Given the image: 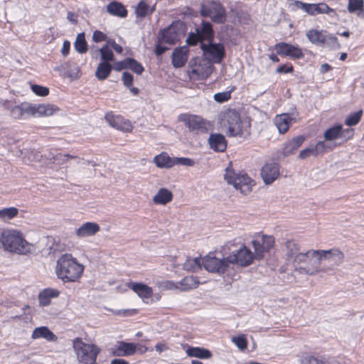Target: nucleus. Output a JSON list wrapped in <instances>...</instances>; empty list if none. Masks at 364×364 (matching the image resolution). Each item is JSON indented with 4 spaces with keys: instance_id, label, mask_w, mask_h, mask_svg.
Segmentation results:
<instances>
[{
    "instance_id": "f257e3e1",
    "label": "nucleus",
    "mask_w": 364,
    "mask_h": 364,
    "mask_svg": "<svg viewBox=\"0 0 364 364\" xmlns=\"http://www.w3.org/2000/svg\"><path fill=\"white\" fill-rule=\"evenodd\" d=\"M83 271L84 266L70 254L62 255L57 260L56 275L64 283L78 281Z\"/></svg>"
},
{
    "instance_id": "f03ea898",
    "label": "nucleus",
    "mask_w": 364,
    "mask_h": 364,
    "mask_svg": "<svg viewBox=\"0 0 364 364\" xmlns=\"http://www.w3.org/2000/svg\"><path fill=\"white\" fill-rule=\"evenodd\" d=\"M224 180L228 185L232 186L235 190L247 196L252 191L255 182L245 171H237L232 167V161L225 168Z\"/></svg>"
},
{
    "instance_id": "7ed1b4c3",
    "label": "nucleus",
    "mask_w": 364,
    "mask_h": 364,
    "mask_svg": "<svg viewBox=\"0 0 364 364\" xmlns=\"http://www.w3.org/2000/svg\"><path fill=\"white\" fill-rule=\"evenodd\" d=\"M1 242L3 247L11 252L24 255L31 250V245L16 230H4L1 232Z\"/></svg>"
},
{
    "instance_id": "20e7f679",
    "label": "nucleus",
    "mask_w": 364,
    "mask_h": 364,
    "mask_svg": "<svg viewBox=\"0 0 364 364\" xmlns=\"http://www.w3.org/2000/svg\"><path fill=\"white\" fill-rule=\"evenodd\" d=\"M318 258V250H309L306 252H301L294 259L295 269L301 274H306L310 276L316 275L321 272V267L318 263L314 264Z\"/></svg>"
},
{
    "instance_id": "39448f33",
    "label": "nucleus",
    "mask_w": 364,
    "mask_h": 364,
    "mask_svg": "<svg viewBox=\"0 0 364 364\" xmlns=\"http://www.w3.org/2000/svg\"><path fill=\"white\" fill-rule=\"evenodd\" d=\"M228 250L227 259L230 264H237L240 267H247L250 265L255 255L244 245H237L234 241H230L226 245Z\"/></svg>"
},
{
    "instance_id": "423d86ee",
    "label": "nucleus",
    "mask_w": 364,
    "mask_h": 364,
    "mask_svg": "<svg viewBox=\"0 0 364 364\" xmlns=\"http://www.w3.org/2000/svg\"><path fill=\"white\" fill-rule=\"evenodd\" d=\"M73 348L77 359L82 364H98L97 358L101 349L93 343H86L82 338H76L73 340Z\"/></svg>"
},
{
    "instance_id": "0eeeda50",
    "label": "nucleus",
    "mask_w": 364,
    "mask_h": 364,
    "mask_svg": "<svg viewBox=\"0 0 364 364\" xmlns=\"http://www.w3.org/2000/svg\"><path fill=\"white\" fill-rule=\"evenodd\" d=\"M318 258L316 259V263L319 264L321 267V272H327L333 270L335 267L341 264L344 259V254L338 249H331L328 250H318Z\"/></svg>"
},
{
    "instance_id": "6e6552de",
    "label": "nucleus",
    "mask_w": 364,
    "mask_h": 364,
    "mask_svg": "<svg viewBox=\"0 0 364 364\" xmlns=\"http://www.w3.org/2000/svg\"><path fill=\"white\" fill-rule=\"evenodd\" d=\"M200 14L209 17L218 24H223L227 21V11L225 6L218 0H208L200 6Z\"/></svg>"
},
{
    "instance_id": "1a4fd4ad",
    "label": "nucleus",
    "mask_w": 364,
    "mask_h": 364,
    "mask_svg": "<svg viewBox=\"0 0 364 364\" xmlns=\"http://www.w3.org/2000/svg\"><path fill=\"white\" fill-rule=\"evenodd\" d=\"M186 25L181 21L173 22L168 28L161 31L159 37L166 44L173 45L179 41L185 35Z\"/></svg>"
},
{
    "instance_id": "9d476101",
    "label": "nucleus",
    "mask_w": 364,
    "mask_h": 364,
    "mask_svg": "<svg viewBox=\"0 0 364 364\" xmlns=\"http://www.w3.org/2000/svg\"><path fill=\"white\" fill-rule=\"evenodd\" d=\"M293 4L296 9H301L310 16L328 14L331 18L338 17L336 11L333 9L330 8L324 2L309 4L296 0L294 1Z\"/></svg>"
},
{
    "instance_id": "9b49d317",
    "label": "nucleus",
    "mask_w": 364,
    "mask_h": 364,
    "mask_svg": "<svg viewBox=\"0 0 364 364\" xmlns=\"http://www.w3.org/2000/svg\"><path fill=\"white\" fill-rule=\"evenodd\" d=\"M223 126L227 129L229 136H237L242 134V121L237 112L229 109L223 114Z\"/></svg>"
},
{
    "instance_id": "f8f14e48",
    "label": "nucleus",
    "mask_w": 364,
    "mask_h": 364,
    "mask_svg": "<svg viewBox=\"0 0 364 364\" xmlns=\"http://www.w3.org/2000/svg\"><path fill=\"white\" fill-rule=\"evenodd\" d=\"M202 262L205 270L219 274L226 273L230 267L227 257L220 259L212 253L206 255Z\"/></svg>"
},
{
    "instance_id": "ddd939ff",
    "label": "nucleus",
    "mask_w": 364,
    "mask_h": 364,
    "mask_svg": "<svg viewBox=\"0 0 364 364\" xmlns=\"http://www.w3.org/2000/svg\"><path fill=\"white\" fill-rule=\"evenodd\" d=\"M214 31L212 24L208 21H203L201 26L196 28L195 33H191L186 39L188 45L194 46L198 42L203 40H211L213 38Z\"/></svg>"
},
{
    "instance_id": "4468645a",
    "label": "nucleus",
    "mask_w": 364,
    "mask_h": 364,
    "mask_svg": "<svg viewBox=\"0 0 364 364\" xmlns=\"http://www.w3.org/2000/svg\"><path fill=\"white\" fill-rule=\"evenodd\" d=\"M274 238L273 236L267 235H258L255 237L252 241L255 249V258L261 259L264 257L265 252H269L274 245Z\"/></svg>"
},
{
    "instance_id": "2eb2a0df",
    "label": "nucleus",
    "mask_w": 364,
    "mask_h": 364,
    "mask_svg": "<svg viewBox=\"0 0 364 364\" xmlns=\"http://www.w3.org/2000/svg\"><path fill=\"white\" fill-rule=\"evenodd\" d=\"M178 119L190 131L196 134L205 133L208 131L207 122L199 116L183 114H181Z\"/></svg>"
},
{
    "instance_id": "dca6fc26",
    "label": "nucleus",
    "mask_w": 364,
    "mask_h": 364,
    "mask_svg": "<svg viewBox=\"0 0 364 364\" xmlns=\"http://www.w3.org/2000/svg\"><path fill=\"white\" fill-rule=\"evenodd\" d=\"M204 56L210 61L219 63L225 56V48L220 43H200Z\"/></svg>"
},
{
    "instance_id": "f3484780",
    "label": "nucleus",
    "mask_w": 364,
    "mask_h": 364,
    "mask_svg": "<svg viewBox=\"0 0 364 364\" xmlns=\"http://www.w3.org/2000/svg\"><path fill=\"white\" fill-rule=\"evenodd\" d=\"M280 168L277 163H266L260 170L261 178L265 185L272 184L279 176Z\"/></svg>"
},
{
    "instance_id": "a211bd4d",
    "label": "nucleus",
    "mask_w": 364,
    "mask_h": 364,
    "mask_svg": "<svg viewBox=\"0 0 364 364\" xmlns=\"http://www.w3.org/2000/svg\"><path fill=\"white\" fill-rule=\"evenodd\" d=\"M274 49L278 55L288 56L292 59H300L304 56L300 48L287 43H277Z\"/></svg>"
},
{
    "instance_id": "6ab92c4d",
    "label": "nucleus",
    "mask_w": 364,
    "mask_h": 364,
    "mask_svg": "<svg viewBox=\"0 0 364 364\" xmlns=\"http://www.w3.org/2000/svg\"><path fill=\"white\" fill-rule=\"evenodd\" d=\"M105 119L112 127L118 130L129 132L132 129L131 122L120 115L108 113L105 115Z\"/></svg>"
},
{
    "instance_id": "aec40b11",
    "label": "nucleus",
    "mask_w": 364,
    "mask_h": 364,
    "mask_svg": "<svg viewBox=\"0 0 364 364\" xmlns=\"http://www.w3.org/2000/svg\"><path fill=\"white\" fill-rule=\"evenodd\" d=\"M4 107L10 110V114L15 119L27 118L31 117V104L23 102L14 107L10 106L9 102H6Z\"/></svg>"
},
{
    "instance_id": "412c9836",
    "label": "nucleus",
    "mask_w": 364,
    "mask_h": 364,
    "mask_svg": "<svg viewBox=\"0 0 364 364\" xmlns=\"http://www.w3.org/2000/svg\"><path fill=\"white\" fill-rule=\"evenodd\" d=\"M274 124L278 129L280 134L286 133L290 124L296 122V117H293V114L287 113H283L277 114L274 118Z\"/></svg>"
},
{
    "instance_id": "4be33fe9",
    "label": "nucleus",
    "mask_w": 364,
    "mask_h": 364,
    "mask_svg": "<svg viewBox=\"0 0 364 364\" xmlns=\"http://www.w3.org/2000/svg\"><path fill=\"white\" fill-rule=\"evenodd\" d=\"M31 116L49 117L58 111V108L50 104L31 105Z\"/></svg>"
},
{
    "instance_id": "5701e85b",
    "label": "nucleus",
    "mask_w": 364,
    "mask_h": 364,
    "mask_svg": "<svg viewBox=\"0 0 364 364\" xmlns=\"http://www.w3.org/2000/svg\"><path fill=\"white\" fill-rule=\"evenodd\" d=\"M187 46L176 48L172 53V64L174 68L183 67L188 60Z\"/></svg>"
},
{
    "instance_id": "b1692460",
    "label": "nucleus",
    "mask_w": 364,
    "mask_h": 364,
    "mask_svg": "<svg viewBox=\"0 0 364 364\" xmlns=\"http://www.w3.org/2000/svg\"><path fill=\"white\" fill-rule=\"evenodd\" d=\"M128 287L143 300L150 299L152 296V289L144 284L130 282L128 284Z\"/></svg>"
},
{
    "instance_id": "393cba45",
    "label": "nucleus",
    "mask_w": 364,
    "mask_h": 364,
    "mask_svg": "<svg viewBox=\"0 0 364 364\" xmlns=\"http://www.w3.org/2000/svg\"><path fill=\"white\" fill-rule=\"evenodd\" d=\"M31 338L33 340L44 338L50 342H55L58 337L47 326H40L36 328L31 334Z\"/></svg>"
},
{
    "instance_id": "a878e982",
    "label": "nucleus",
    "mask_w": 364,
    "mask_h": 364,
    "mask_svg": "<svg viewBox=\"0 0 364 364\" xmlns=\"http://www.w3.org/2000/svg\"><path fill=\"white\" fill-rule=\"evenodd\" d=\"M303 136H298L287 142L282 150V156L288 157L291 156L304 141Z\"/></svg>"
},
{
    "instance_id": "bb28decb",
    "label": "nucleus",
    "mask_w": 364,
    "mask_h": 364,
    "mask_svg": "<svg viewBox=\"0 0 364 364\" xmlns=\"http://www.w3.org/2000/svg\"><path fill=\"white\" fill-rule=\"evenodd\" d=\"M136 350V346L134 343L120 341L113 354L116 356H129L134 355Z\"/></svg>"
},
{
    "instance_id": "cd10ccee",
    "label": "nucleus",
    "mask_w": 364,
    "mask_h": 364,
    "mask_svg": "<svg viewBox=\"0 0 364 364\" xmlns=\"http://www.w3.org/2000/svg\"><path fill=\"white\" fill-rule=\"evenodd\" d=\"M213 69V66L211 64L204 61L203 63L196 65L192 68L191 73L196 75L198 79L205 80L211 75Z\"/></svg>"
},
{
    "instance_id": "c85d7f7f",
    "label": "nucleus",
    "mask_w": 364,
    "mask_h": 364,
    "mask_svg": "<svg viewBox=\"0 0 364 364\" xmlns=\"http://www.w3.org/2000/svg\"><path fill=\"white\" fill-rule=\"evenodd\" d=\"M100 228L95 223L87 222L76 230V235L79 237H85L95 235Z\"/></svg>"
},
{
    "instance_id": "c756f323",
    "label": "nucleus",
    "mask_w": 364,
    "mask_h": 364,
    "mask_svg": "<svg viewBox=\"0 0 364 364\" xmlns=\"http://www.w3.org/2000/svg\"><path fill=\"white\" fill-rule=\"evenodd\" d=\"M208 142L210 147L215 151H223L227 147L225 136L220 134H211Z\"/></svg>"
},
{
    "instance_id": "7c9ffc66",
    "label": "nucleus",
    "mask_w": 364,
    "mask_h": 364,
    "mask_svg": "<svg viewBox=\"0 0 364 364\" xmlns=\"http://www.w3.org/2000/svg\"><path fill=\"white\" fill-rule=\"evenodd\" d=\"M60 291L55 289L48 288L41 291L38 294V301L40 306H48L50 303L51 299L57 298Z\"/></svg>"
},
{
    "instance_id": "2f4dec72",
    "label": "nucleus",
    "mask_w": 364,
    "mask_h": 364,
    "mask_svg": "<svg viewBox=\"0 0 364 364\" xmlns=\"http://www.w3.org/2000/svg\"><path fill=\"white\" fill-rule=\"evenodd\" d=\"M325 149V142L319 141L316 144V145L314 146L309 147L300 151L299 157L301 159L309 158V157H317L319 154L324 151Z\"/></svg>"
},
{
    "instance_id": "473e14b6",
    "label": "nucleus",
    "mask_w": 364,
    "mask_h": 364,
    "mask_svg": "<svg viewBox=\"0 0 364 364\" xmlns=\"http://www.w3.org/2000/svg\"><path fill=\"white\" fill-rule=\"evenodd\" d=\"M326 33V31H318L317 29H311L306 32V36L311 43L317 46H323L325 43Z\"/></svg>"
},
{
    "instance_id": "72a5a7b5",
    "label": "nucleus",
    "mask_w": 364,
    "mask_h": 364,
    "mask_svg": "<svg viewBox=\"0 0 364 364\" xmlns=\"http://www.w3.org/2000/svg\"><path fill=\"white\" fill-rule=\"evenodd\" d=\"M186 353L189 357H196L200 359H208L212 357V353L200 347H188Z\"/></svg>"
},
{
    "instance_id": "f704fd0d",
    "label": "nucleus",
    "mask_w": 364,
    "mask_h": 364,
    "mask_svg": "<svg viewBox=\"0 0 364 364\" xmlns=\"http://www.w3.org/2000/svg\"><path fill=\"white\" fill-rule=\"evenodd\" d=\"M173 199L172 193L166 188H160L154 196L153 201L156 204L165 205Z\"/></svg>"
},
{
    "instance_id": "c9c22d12",
    "label": "nucleus",
    "mask_w": 364,
    "mask_h": 364,
    "mask_svg": "<svg viewBox=\"0 0 364 364\" xmlns=\"http://www.w3.org/2000/svg\"><path fill=\"white\" fill-rule=\"evenodd\" d=\"M286 248V256L288 259H294L296 257L301 254L299 245L294 240H287L284 243Z\"/></svg>"
},
{
    "instance_id": "e433bc0d",
    "label": "nucleus",
    "mask_w": 364,
    "mask_h": 364,
    "mask_svg": "<svg viewBox=\"0 0 364 364\" xmlns=\"http://www.w3.org/2000/svg\"><path fill=\"white\" fill-rule=\"evenodd\" d=\"M178 284H180V290L186 291L197 288L200 282L197 277L188 276L185 277L183 279L178 282Z\"/></svg>"
},
{
    "instance_id": "4c0bfd02",
    "label": "nucleus",
    "mask_w": 364,
    "mask_h": 364,
    "mask_svg": "<svg viewBox=\"0 0 364 364\" xmlns=\"http://www.w3.org/2000/svg\"><path fill=\"white\" fill-rule=\"evenodd\" d=\"M156 166L160 168H170L176 164L186 166H193L195 161H153Z\"/></svg>"
},
{
    "instance_id": "58836bf2",
    "label": "nucleus",
    "mask_w": 364,
    "mask_h": 364,
    "mask_svg": "<svg viewBox=\"0 0 364 364\" xmlns=\"http://www.w3.org/2000/svg\"><path fill=\"white\" fill-rule=\"evenodd\" d=\"M112 66L109 63L101 62L96 70L95 76L100 80H105L110 74Z\"/></svg>"
},
{
    "instance_id": "ea45409f",
    "label": "nucleus",
    "mask_w": 364,
    "mask_h": 364,
    "mask_svg": "<svg viewBox=\"0 0 364 364\" xmlns=\"http://www.w3.org/2000/svg\"><path fill=\"white\" fill-rule=\"evenodd\" d=\"M108 13L112 15L125 17L127 15V11L125 7L119 2H112L107 7Z\"/></svg>"
},
{
    "instance_id": "a19ab883",
    "label": "nucleus",
    "mask_w": 364,
    "mask_h": 364,
    "mask_svg": "<svg viewBox=\"0 0 364 364\" xmlns=\"http://www.w3.org/2000/svg\"><path fill=\"white\" fill-rule=\"evenodd\" d=\"M74 48L79 53H85L87 50V44L85 40V33H81L77 34L75 41L74 43Z\"/></svg>"
},
{
    "instance_id": "79ce46f5",
    "label": "nucleus",
    "mask_w": 364,
    "mask_h": 364,
    "mask_svg": "<svg viewBox=\"0 0 364 364\" xmlns=\"http://www.w3.org/2000/svg\"><path fill=\"white\" fill-rule=\"evenodd\" d=\"M364 1L363 0H349L348 10L350 13H356L358 16L363 12Z\"/></svg>"
},
{
    "instance_id": "37998d69",
    "label": "nucleus",
    "mask_w": 364,
    "mask_h": 364,
    "mask_svg": "<svg viewBox=\"0 0 364 364\" xmlns=\"http://www.w3.org/2000/svg\"><path fill=\"white\" fill-rule=\"evenodd\" d=\"M183 267L186 271L196 272L201 268L200 261L198 257H189L183 263Z\"/></svg>"
},
{
    "instance_id": "c03bdc74",
    "label": "nucleus",
    "mask_w": 364,
    "mask_h": 364,
    "mask_svg": "<svg viewBox=\"0 0 364 364\" xmlns=\"http://www.w3.org/2000/svg\"><path fill=\"white\" fill-rule=\"evenodd\" d=\"M18 213V209L15 207L5 208L0 210V219L7 220L15 218Z\"/></svg>"
},
{
    "instance_id": "a18cd8bd",
    "label": "nucleus",
    "mask_w": 364,
    "mask_h": 364,
    "mask_svg": "<svg viewBox=\"0 0 364 364\" xmlns=\"http://www.w3.org/2000/svg\"><path fill=\"white\" fill-rule=\"evenodd\" d=\"M341 125H336L328 129L324 133L325 139L327 141L339 139Z\"/></svg>"
},
{
    "instance_id": "49530a36",
    "label": "nucleus",
    "mask_w": 364,
    "mask_h": 364,
    "mask_svg": "<svg viewBox=\"0 0 364 364\" xmlns=\"http://www.w3.org/2000/svg\"><path fill=\"white\" fill-rule=\"evenodd\" d=\"M99 51L100 53L102 62L109 63L114 60V53L109 48L108 45L103 46Z\"/></svg>"
},
{
    "instance_id": "de8ad7c7",
    "label": "nucleus",
    "mask_w": 364,
    "mask_h": 364,
    "mask_svg": "<svg viewBox=\"0 0 364 364\" xmlns=\"http://www.w3.org/2000/svg\"><path fill=\"white\" fill-rule=\"evenodd\" d=\"M138 17L144 18L150 14L149 6L145 1H140L135 9Z\"/></svg>"
},
{
    "instance_id": "09e8293b",
    "label": "nucleus",
    "mask_w": 364,
    "mask_h": 364,
    "mask_svg": "<svg viewBox=\"0 0 364 364\" xmlns=\"http://www.w3.org/2000/svg\"><path fill=\"white\" fill-rule=\"evenodd\" d=\"M362 115V110L349 114L345 120L346 124L349 127L356 125L360 122Z\"/></svg>"
},
{
    "instance_id": "8fccbe9b",
    "label": "nucleus",
    "mask_w": 364,
    "mask_h": 364,
    "mask_svg": "<svg viewBox=\"0 0 364 364\" xmlns=\"http://www.w3.org/2000/svg\"><path fill=\"white\" fill-rule=\"evenodd\" d=\"M129 63H128V69L132 70L137 75H141L144 72V67L140 63L130 58H129Z\"/></svg>"
},
{
    "instance_id": "3c124183",
    "label": "nucleus",
    "mask_w": 364,
    "mask_h": 364,
    "mask_svg": "<svg viewBox=\"0 0 364 364\" xmlns=\"http://www.w3.org/2000/svg\"><path fill=\"white\" fill-rule=\"evenodd\" d=\"M354 134V130L351 128H347L343 129L342 126L341 125V132L339 135V139H341L343 142L348 141L350 139Z\"/></svg>"
},
{
    "instance_id": "603ef678",
    "label": "nucleus",
    "mask_w": 364,
    "mask_h": 364,
    "mask_svg": "<svg viewBox=\"0 0 364 364\" xmlns=\"http://www.w3.org/2000/svg\"><path fill=\"white\" fill-rule=\"evenodd\" d=\"M31 90L36 95L41 97H45L49 93L48 88L38 85H31Z\"/></svg>"
},
{
    "instance_id": "864d4df0",
    "label": "nucleus",
    "mask_w": 364,
    "mask_h": 364,
    "mask_svg": "<svg viewBox=\"0 0 364 364\" xmlns=\"http://www.w3.org/2000/svg\"><path fill=\"white\" fill-rule=\"evenodd\" d=\"M232 341L240 350H245L247 348V340L244 336L232 337Z\"/></svg>"
},
{
    "instance_id": "5fc2aeb1",
    "label": "nucleus",
    "mask_w": 364,
    "mask_h": 364,
    "mask_svg": "<svg viewBox=\"0 0 364 364\" xmlns=\"http://www.w3.org/2000/svg\"><path fill=\"white\" fill-rule=\"evenodd\" d=\"M164 43H166L165 41L161 40L158 36L157 44L155 48V53L156 55H162L166 50L168 49V47L164 46Z\"/></svg>"
},
{
    "instance_id": "6e6d98bb",
    "label": "nucleus",
    "mask_w": 364,
    "mask_h": 364,
    "mask_svg": "<svg viewBox=\"0 0 364 364\" xmlns=\"http://www.w3.org/2000/svg\"><path fill=\"white\" fill-rule=\"evenodd\" d=\"M325 38L326 40L324 44H326L331 47H336L338 46V39L334 36L326 33Z\"/></svg>"
},
{
    "instance_id": "4d7b16f0",
    "label": "nucleus",
    "mask_w": 364,
    "mask_h": 364,
    "mask_svg": "<svg viewBox=\"0 0 364 364\" xmlns=\"http://www.w3.org/2000/svg\"><path fill=\"white\" fill-rule=\"evenodd\" d=\"M129 63V58H128L124 60L114 63V67L112 68H114V70H115L117 71H121L122 70H124V69H128V63Z\"/></svg>"
},
{
    "instance_id": "13d9d810",
    "label": "nucleus",
    "mask_w": 364,
    "mask_h": 364,
    "mask_svg": "<svg viewBox=\"0 0 364 364\" xmlns=\"http://www.w3.org/2000/svg\"><path fill=\"white\" fill-rule=\"evenodd\" d=\"M308 364H327L326 359H319L314 356H306L304 358Z\"/></svg>"
},
{
    "instance_id": "bf43d9fd",
    "label": "nucleus",
    "mask_w": 364,
    "mask_h": 364,
    "mask_svg": "<svg viewBox=\"0 0 364 364\" xmlns=\"http://www.w3.org/2000/svg\"><path fill=\"white\" fill-rule=\"evenodd\" d=\"M230 97L229 92H218L214 95V100L218 102H224Z\"/></svg>"
},
{
    "instance_id": "052dcab7",
    "label": "nucleus",
    "mask_w": 364,
    "mask_h": 364,
    "mask_svg": "<svg viewBox=\"0 0 364 364\" xmlns=\"http://www.w3.org/2000/svg\"><path fill=\"white\" fill-rule=\"evenodd\" d=\"M92 40L96 43L107 40V36L100 31H95L92 34Z\"/></svg>"
},
{
    "instance_id": "680f3d73",
    "label": "nucleus",
    "mask_w": 364,
    "mask_h": 364,
    "mask_svg": "<svg viewBox=\"0 0 364 364\" xmlns=\"http://www.w3.org/2000/svg\"><path fill=\"white\" fill-rule=\"evenodd\" d=\"M122 81L126 87H130L133 82V76L128 72H124L122 74Z\"/></svg>"
},
{
    "instance_id": "e2e57ef3",
    "label": "nucleus",
    "mask_w": 364,
    "mask_h": 364,
    "mask_svg": "<svg viewBox=\"0 0 364 364\" xmlns=\"http://www.w3.org/2000/svg\"><path fill=\"white\" fill-rule=\"evenodd\" d=\"M153 159H189L188 158L186 157H171L168 153L166 152H161L159 154L156 155Z\"/></svg>"
},
{
    "instance_id": "0e129e2a",
    "label": "nucleus",
    "mask_w": 364,
    "mask_h": 364,
    "mask_svg": "<svg viewBox=\"0 0 364 364\" xmlns=\"http://www.w3.org/2000/svg\"><path fill=\"white\" fill-rule=\"evenodd\" d=\"M70 48V41L65 40L63 41V47L61 48V53L63 55L66 56L68 55Z\"/></svg>"
},
{
    "instance_id": "69168bd1",
    "label": "nucleus",
    "mask_w": 364,
    "mask_h": 364,
    "mask_svg": "<svg viewBox=\"0 0 364 364\" xmlns=\"http://www.w3.org/2000/svg\"><path fill=\"white\" fill-rule=\"evenodd\" d=\"M293 70L292 66L287 67L286 65H281L277 69V73H289Z\"/></svg>"
},
{
    "instance_id": "338daca9",
    "label": "nucleus",
    "mask_w": 364,
    "mask_h": 364,
    "mask_svg": "<svg viewBox=\"0 0 364 364\" xmlns=\"http://www.w3.org/2000/svg\"><path fill=\"white\" fill-rule=\"evenodd\" d=\"M166 284V287H168L171 289H180V284H178V282H174L172 281H167Z\"/></svg>"
},
{
    "instance_id": "774afa93",
    "label": "nucleus",
    "mask_w": 364,
    "mask_h": 364,
    "mask_svg": "<svg viewBox=\"0 0 364 364\" xmlns=\"http://www.w3.org/2000/svg\"><path fill=\"white\" fill-rule=\"evenodd\" d=\"M155 349L156 351L161 353L162 351L168 349V347L164 343H158L155 346Z\"/></svg>"
}]
</instances>
